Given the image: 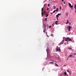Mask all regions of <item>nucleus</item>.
Segmentation results:
<instances>
[{
	"label": "nucleus",
	"mask_w": 76,
	"mask_h": 76,
	"mask_svg": "<svg viewBox=\"0 0 76 76\" xmlns=\"http://www.w3.org/2000/svg\"><path fill=\"white\" fill-rule=\"evenodd\" d=\"M64 74L65 75H67V73L65 72L64 73Z\"/></svg>",
	"instance_id": "obj_8"
},
{
	"label": "nucleus",
	"mask_w": 76,
	"mask_h": 76,
	"mask_svg": "<svg viewBox=\"0 0 76 76\" xmlns=\"http://www.w3.org/2000/svg\"><path fill=\"white\" fill-rule=\"evenodd\" d=\"M68 58H67V60H68Z\"/></svg>",
	"instance_id": "obj_45"
},
{
	"label": "nucleus",
	"mask_w": 76,
	"mask_h": 76,
	"mask_svg": "<svg viewBox=\"0 0 76 76\" xmlns=\"http://www.w3.org/2000/svg\"><path fill=\"white\" fill-rule=\"evenodd\" d=\"M67 72H68V73H70V72H69V70H67Z\"/></svg>",
	"instance_id": "obj_24"
},
{
	"label": "nucleus",
	"mask_w": 76,
	"mask_h": 76,
	"mask_svg": "<svg viewBox=\"0 0 76 76\" xmlns=\"http://www.w3.org/2000/svg\"><path fill=\"white\" fill-rule=\"evenodd\" d=\"M49 28H51V26H50L49 27Z\"/></svg>",
	"instance_id": "obj_28"
},
{
	"label": "nucleus",
	"mask_w": 76,
	"mask_h": 76,
	"mask_svg": "<svg viewBox=\"0 0 76 76\" xmlns=\"http://www.w3.org/2000/svg\"><path fill=\"white\" fill-rule=\"evenodd\" d=\"M48 7H49V6H50V4H48Z\"/></svg>",
	"instance_id": "obj_34"
},
{
	"label": "nucleus",
	"mask_w": 76,
	"mask_h": 76,
	"mask_svg": "<svg viewBox=\"0 0 76 76\" xmlns=\"http://www.w3.org/2000/svg\"><path fill=\"white\" fill-rule=\"evenodd\" d=\"M67 39L69 41H72V39H69V37L67 38Z\"/></svg>",
	"instance_id": "obj_3"
},
{
	"label": "nucleus",
	"mask_w": 76,
	"mask_h": 76,
	"mask_svg": "<svg viewBox=\"0 0 76 76\" xmlns=\"http://www.w3.org/2000/svg\"><path fill=\"white\" fill-rule=\"evenodd\" d=\"M55 22L56 23H57L58 22V21H56Z\"/></svg>",
	"instance_id": "obj_26"
},
{
	"label": "nucleus",
	"mask_w": 76,
	"mask_h": 76,
	"mask_svg": "<svg viewBox=\"0 0 76 76\" xmlns=\"http://www.w3.org/2000/svg\"><path fill=\"white\" fill-rule=\"evenodd\" d=\"M47 37H48L49 36H48V34H47Z\"/></svg>",
	"instance_id": "obj_37"
},
{
	"label": "nucleus",
	"mask_w": 76,
	"mask_h": 76,
	"mask_svg": "<svg viewBox=\"0 0 76 76\" xmlns=\"http://www.w3.org/2000/svg\"><path fill=\"white\" fill-rule=\"evenodd\" d=\"M44 13H46V11H45L44 12H43Z\"/></svg>",
	"instance_id": "obj_27"
},
{
	"label": "nucleus",
	"mask_w": 76,
	"mask_h": 76,
	"mask_svg": "<svg viewBox=\"0 0 76 76\" xmlns=\"http://www.w3.org/2000/svg\"><path fill=\"white\" fill-rule=\"evenodd\" d=\"M65 56H66V55Z\"/></svg>",
	"instance_id": "obj_49"
},
{
	"label": "nucleus",
	"mask_w": 76,
	"mask_h": 76,
	"mask_svg": "<svg viewBox=\"0 0 76 76\" xmlns=\"http://www.w3.org/2000/svg\"><path fill=\"white\" fill-rule=\"evenodd\" d=\"M68 49L69 50H71V49H72V48L69 47H68Z\"/></svg>",
	"instance_id": "obj_5"
},
{
	"label": "nucleus",
	"mask_w": 76,
	"mask_h": 76,
	"mask_svg": "<svg viewBox=\"0 0 76 76\" xmlns=\"http://www.w3.org/2000/svg\"><path fill=\"white\" fill-rule=\"evenodd\" d=\"M55 23L56 24V25H58V24L57 23L55 22Z\"/></svg>",
	"instance_id": "obj_31"
},
{
	"label": "nucleus",
	"mask_w": 76,
	"mask_h": 76,
	"mask_svg": "<svg viewBox=\"0 0 76 76\" xmlns=\"http://www.w3.org/2000/svg\"><path fill=\"white\" fill-rule=\"evenodd\" d=\"M69 6L70 7H72V6H72V4H71L70 3H69Z\"/></svg>",
	"instance_id": "obj_4"
},
{
	"label": "nucleus",
	"mask_w": 76,
	"mask_h": 76,
	"mask_svg": "<svg viewBox=\"0 0 76 76\" xmlns=\"http://www.w3.org/2000/svg\"><path fill=\"white\" fill-rule=\"evenodd\" d=\"M71 56H72V55L70 54L69 56L68 57V58H70V57H71Z\"/></svg>",
	"instance_id": "obj_6"
},
{
	"label": "nucleus",
	"mask_w": 76,
	"mask_h": 76,
	"mask_svg": "<svg viewBox=\"0 0 76 76\" xmlns=\"http://www.w3.org/2000/svg\"><path fill=\"white\" fill-rule=\"evenodd\" d=\"M56 12V10H54L53 12V13H55Z\"/></svg>",
	"instance_id": "obj_22"
},
{
	"label": "nucleus",
	"mask_w": 76,
	"mask_h": 76,
	"mask_svg": "<svg viewBox=\"0 0 76 76\" xmlns=\"http://www.w3.org/2000/svg\"><path fill=\"white\" fill-rule=\"evenodd\" d=\"M42 12H44V8H42Z\"/></svg>",
	"instance_id": "obj_7"
},
{
	"label": "nucleus",
	"mask_w": 76,
	"mask_h": 76,
	"mask_svg": "<svg viewBox=\"0 0 76 76\" xmlns=\"http://www.w3.org/2000/svg\"><path fill=\"white\" fill-rule=\"evenodd\" d=\"M62 1H64V0H61Z\"/></svg>",
	"instance_id": "obj_39"
},
{
	"label": "nucleus",
	"mask_w": 76,
	"mask_h": 76,
	"mask_svg": "<svg viewBox=\"0 0 76 76\" xmlns=\"http://www.w3.org/2000/svg\"><path fill=\"white\" fill-rule=\"evenodd\" d=\"M49 15L47 14L46 15V16L45 17H47V16H48Z\"/></svg>",
	"instance_id": "obj_19"
},
{
	"label": "nucleus",
	"mask_w": 76,
	"mask_h": 76,
	"mask_svg": "<svg viewBox=\"0 0 76 76\" xmlns=\"http://www.w3.org/2000/svg\"><path fill=\"white\" fill-rule=\"evenodd\" d=\"M56 66H58V65L56 63H55Z\"/></svg>",
	"instance_id": "obj_14"
},
{
	"label": "nucleus",
	"mask_w": 76,
	"mask_h": 76,
	"mask_svg": "<svg viewBox=\"0 0 76 76\" xmlns=\"http://www.w3.org/2000/svg\"><path fill=\"white\" fill-rule=\"evenodd\" d=\"M56 51H59V52H60L61 51V50L60 49V48H59L58 49V46L57 47V48H56Z\"/></svg>",
	"instance_id": "obj_1"
},
{
	"label": "nucleus",
	"mask_w": 76,
	"mask_h": 76,
	"mask_svg": "<svg viewBox=\"0 0 76 76\" xmlns=\"http://www.w3.org/2000/svg\"><path fill=\"white\" fill-rule=\"evenodd\" d=\"M50 0H49V1H50Z\"/></svg>",
	"instance_id": "obj_48"
},
{
	"label": "nucleus",
	"mask_w": 76,
	"mask_h": 76,
	"mask_svg": "<svg viewBox=\"0 0 76 76\" xmlns=\"http://www.w3.org/2000/svg\"><path fill=\"white\" fill-rule=\"evenodd\" d=\"M47 18H45V21H47Z\"/></svg>",
	"instance_id": "obj_13"
},
{
	"label": "nucleus",
	"mask_w": 76,
	"mask_h": 76,
	"mask_svg": "<svg viewBox=\"0 0 76 76\" xmlns=\"http://www.w3.org/2000/svg\"><path fill=\"white\" fill-rule=\"evenodd\" d=\"M66 66V65H64V66Z\"/></svg>",
	"instance_id": "obj_43"
},
{
	"label": "nucleus",
	"mask_w": 76,
	"mask_h": 76,
	"mask_svg": "<svg viewBox=\"0 0 76 76\" xmlns=\"http://www.w3.org/2000/svg\"><path fill=\"white\" fill-rule=\"evenodd\" d=\"M57 20H58V18H57Z\"/></svg>",
	"instance_id": "obj_42"
},
{
	"label": "nucleus",
	"mask_w": 76,
	"mask_h": 76,
	"mask_svg": "<svg viewBox=\"0 0 76 76\" xmlns=\"http://www.w3.org/2000/svg\"><path fill=\"white\" fill-rule=\"evenodd\" d=\"M69 27H68V26H67V28H68Z\"/></svg>",
	"instance_id": "obj_46"
},
{
	"label": "nucleus",
	"mask_w": 76,
	"mask_h": 76,
	"mask_svg": "<svg viewBox=\"0 0 76 76\" xmlns=\"http://www.w3.org/2000/svg\"><path fill=\"white\" fill-rule=\"evenodd\" d=\"M60 44H63V42H61V43H60Z\"/></svg>",
	"instance_id": "obj_29"
},
{
	"label": "nucleus",
	"mask_w": 76,
	"mask_h": 76,
	"mask_svg": "<svg viewBox=\"0 0 76 76\" xmlns=\"http://www.w3.org/2000/svg\"><path fill=\"white\" fill-rule=\"evenodd\" d=\"M50 63H51V64H53V63H54V62H50Z\"/></svg>",
	"instance_id": "obj_17"
},
{
	"label": "nucleus",
	"mask_w": 76,
	"mask_h": 76,
	"mask_svg": "<svg viewBox=\"0 0 76 76\" xmlns=\"http://www.w3.org/2000/svg\"><path fill=\"white\" fill-rule=\"evenodd\" d=\"M43 32H44V33H45V30H44Z\"/></svg>",
	"instance_id": "obj_33"
},
{
	"label": "nucleus",
	"mask_w": 76,
	"mask_h": 76,
	"mask_svg": "<svg viewBox=\"0 0 76 76\" xmlns=\"http://www.w3.org/2000/svg\"><path fill=\"white\" fill-rule=\"evenodd\" d=\"M61 6L60 7V10H61Z\"/></svg>",
	"instance_id": "obj_30"
},
{
	"label": "nucleus",
	"mask_w": 76,
	"mask_h": 76,
	"mask_svg": "<svg viewBox=\"0 0 76 76\" xmlns=\"http://www.w3.org/2000/svg\"><path fill=\"white\" fill-rule=\"evenodd\" d=\"M58 16H59V15H61V14H59V13H58V14L57 15Z\"/></svg>",
	"instance_id": "obj_23"
},
{
	"label": "nucleus",
	"mask_w": 76,
	"mask_h": 76,
	"mask_svg": "<svg viewBox=\"0 0 76 76\" xmlns=\"http://www.w3.org/2000/svg\"><path fill=\"white\" fill-rule=\"evenodd\" d=\"M44 12H42V15H44Z\"/></svg>",
	"instance_id": "obj_15"
},
{
	"label": "nucleus",
	"mask_w": 76,
	"mask_h": 76,
	"mask_svg": "<svg viewBox=\"0 0 76 76\" xmlns=\"http://www.w3.org/2000/svg\"><path fill=\"white\" fill-rule=\"evenodd\" d=\"M65 41H67V42H68V41H67V39L65 40Z\"/></svg>",
	"instance_id": "obj_25"
},
{
	"label": "nucleus",
	"mask_w": 76,
	"mask_h": 76,
	"mask_svg": "<svg viewBox=\"0 0 76 76\" xmlns=\"http://www.w3.org/2000/svg\"><path fill=\"white\" fill-rule=\"evenodd\" d=\"M47 26H48H48H48V25H47Z\"/></svg>",
	"instance_id": "obj_38"
},
{
	"label": "nucleus",
	"mask_w": 76,
	"mask_h": 76,
	"mask_svg": "<svg viewBox=\"0 0 76 76\" xmlns=\"http://www.w3.org/2000/svg\"><path fill=\"white\" fill-rule=\"evenodd\" d=\"M71 29V26H68V29H69V32Z\"/></svg>",
	"instance_id": "obj_2"
},
{
	"label": "nucleus",
	"mask_w": 76,
	"mask_h": 76,
	"mask_svg": "<svg viewBox=\"0 0 76 76\" xmlns=\"http://www.w3.org/2000/svg\"><path fill=\"white\" fill-rule=\"evenodd\" d=\"M70 24H71L70 23H69V25H70Z\"/></svg>",
	"instance_id": "obj_44"
},
{
	"label": "nucleus",
	"mask_w": 76,
	"mask_h": 76,
	"mask_svg": "<svg viewBox=\"0 0 76 76\" xmlns=\"http://www.w3.org/2000/svg\"><path fill=\"white\" fill-rule=\"evenodd\" d=\"M69 23V20H67V23H66V24H67V23Z\"/></svg>",
	"instance_id": "obj_11"
},
{
	"label": "nucleus",
	"mask_w": 76,
	"mask_h": 76,
	"mask_svg": "<svg viewBox=\"0 0 76 76\" xmlns=\"http://www.w3.org/2000/svg\"><path fill=\"white\" fill-rule=\"evenodd\" d=\"M74 56H76V53H74Z\"/></svg>",
	"instance_id": "obj_21"
},
{
	"label": "nucleus",
	"mask_w": 76,
	"mask_h": 76,
	"mask_svg": "<svg viewBox=\"0 0 76 76\" xmlns=\"http://www.w3.org/2000/svg\"><path fill=\"white\" fill-rule=\"evenodd\" d=\"M44 27H46V26L45 25H44Z\"/></svg>",
	"instance_id": "obj_32"
},
{
	"label": "nucleus",
	"mask_w": 76,
	"mask_h": 76,
	"mask_svg": "<svg viewBox=\"0 0 76 76\" xmlns=\"http://www.w3.org/2000/svg\"><path fill=\"white\" fill-rule=\"evenodd\" d=\"M46 34H47V33L46 32Z\"/></svg>",
	"instance_id": "obj_47"
},
{
	"label": "nucleus",
	"mask_w": 76,
	"mask_h": 76,
	"mask_svg": "<svg viewBox=\"0 0 76 76\" xmlns=\"http://www.w3.org/2000/svg\"><path fill=\"white\" fill-rule=\"evenodd\" d=\"M53 7L54 8V9H56V7L55 6H53Z\"/></svg>",
	"instance_id": "obj_20"
},
{
	"label": "nucleus",
	"mask_w": 76,
	"mask_h": 76,
	"mask_svg": "<svg viewBox=\"0 0 76 76\" xmlns=\"http://www.w3.org/2000/svg\"><path fill=\"white\" fill-rule=\"evenodd\" d=\"M56 9L57 10H56V12H58V8H57Z\"/></svg>",
	"instance_id": "obj_9"
},
{
	"label": "nucleus",
	"mask_w": 76,
	"mask_h": 76,
	"mask_svg": "<svg viewBox=\"0 0 76 76\" xmlns=\"http://www.w3.org/2000/svg\"><path fill=\"white\" fill-rule=\"evenodd\" d=\"M66 16H68V13H66Z\"/></svg>",
	"instance_id": "obj_10"
},
{
	"label": "nucleus",
	"mask_w": 76,
	"mask_h": 76,
	"mask_svg": "<svg viewBox=\"0 0 76 76\" xmlns=\"http://www.w3.org/2000/svg\"><path fill=\"white\" fill-rule=\"evenodd\" d=\"M48 9H49V8H48L47 9V10H48Z\"/></svg>",
	"instance_id": "obj_35"
},
{
	"label": "nucleus",
	"mask_w": 76,
	"mask_h": 76,
	"mask_svg": "<svg viewBox=\"0 0 76 76\" xmlns=\"http://www.w3.org/2000/svg\"><path fill=\"white\" fill-rule=\"evenodd\" d=\"M50 14H51L52 15H53V13H51Z\"/></svg>",
	"instance_id": "obj_36"
},
{
	"label": "nucleus",
	"mask_w": 76,
	"mask_h": 76,
	"mask_svg": "<svg viewBox=\"0 0 76 76\" xmlns=\"http://www.w3.org/2000/svg\"><path fill=\"white\" fill-rule=\"evenodd\" d=\"M56 16L57 17H56V18H59V16H58V15H56Z\"/></svg>",
	"instance_id": "obj_12"
},
{
	"label": "nucleus",
	"mask_w": 76,
	"mask_h": 76,
	"mask_svg": "<svg viewBox=\"0 0 76 76\" xmlns=\"http://www.w3.org/2000/svg\"><path fill=\"white\" fill-rule=\"evenodd\" d=\"M54 25H55V24H54V23H53V24H52V25L53 26H54Z\"/></svg>",
	"instance_id": "obj_18"
},
{
	"label": "nucleus",
	"mask_w": 76,
	"mask_h": 76,
	"mask_svg": "<svg viewBox=\"0 0 76 76\" xmlns=\"http://www.w3.org/2000/svg\"><path fill=\"white\" fill-rule=\"evenodd\" d=\"M64 4H65V2L64 1Z\"/></svg>",
	"instance_id": "obj_40"
},
{
	"label": "nucleus",
	"mask_w": 76,
	"mask_h": 76,
	"mask_svg": "<svg viewBox=\"0 0 76 76\" xmlns=\"http://www.w3.org/2000/svg\"><path fill=\"white\" fill-rule=\"evenodd\" d=\"M45 29H46V27H45Z\"/></svg>",
	"instance_id": "obj_41"
},
{
	"label": "nucleus",
	"mask_w": 76,
	"mask_h": 76,
	"mask_svg": "<svg viewBox=\"0 0 76 76\" xmlns=\"http://www.w3.org/2000/svg\"><path fill=\"white\" fill-rule=\"evenodd\" d=\"M73 6H72L71 7H70V8H71L72 10H73Z\"/></svg>",
	"instance_id": "obj_16"
}]
</instances>
